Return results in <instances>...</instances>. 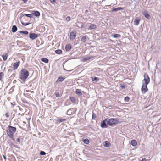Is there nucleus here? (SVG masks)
Returning a JSON list of instances; mask_svg holds the SVG:
<instances>
[{"instance_id":"obj_31","label":"nucleus","mask_w":161,"mask_h":161,"mask_svg":"<svg viewBox=\"0 0 161 161\" xmlns=\"http://www.w3.org/2000/svg\"><path fill=\"white\" fill-rule=\"evenodd\" d=\"M86 41V36H83L81 38V41L83 42H85Z\"/></svg>"},{"instance_id":"obj_49","label":"nucleus","mask_w":161,"mask_h":161,"mask_svg":"<svg viewBox=\"0 0 161 161\" xmlns=\"http://www.w3.org/2000/svg\"><path fill=\"white\" fill-rule=\"evenodd\" d=\"M11 104H12V105H13V104H12V103H11Z\"/></svg>"},{"instance_id":"obj_36","label":"nucleus","mask_w":161,"mask_h":161,"mask_svg":"<svg viewBox=\"0 0 161 161\" xmlns=\"http://www.w3.org/2000/svg\"><path fill=\"white\" fill-rule=\"evenodd\" d=\"M125 101L126 102H128L130 100V98L128 96H126L125 98Z\"/></svg>"},{"instance_id":"obj_24","label":"nucleus","mask_w":161,"mask_h":161,"mask_svg":"<svg viewBox=\"0 0 161 161\" xmlns=\"http://www.w3.org/2000/svg\"><path fill=\"white\" fill-rule=\"evenodd\" d=\"M2 58L4 61H6L8 57V55L7 54L5 53L3 54L2 56Z\"/></svg>"},{"instance_id":"obj_19","label":"nucleus","mask_w":161,"mask_h":161,"mask_svg":"<svg viewBox=\"0 0 161 161\" xmlns=\"http://www.w3.org/2000/svg\"><path fill=\"white\" fill-rule=\"evenodd\" d=\"M111 36L115 38H119L121 37V35L118 34H113Z\"/></svg>"},{"instance_id":"obj_6","label":"nucleus","mask_w":161,"mask_h":161,"mask_svg":"<svg viewBox=\"0 0 161 161\" xmlns=\"http://www.w3.org/2000/svg\"><path fill=\"white\" fill-rule=\"evenodd\" d=\"M107 121V119H106L102 121L100 126L102 128H107L108 127V125L106 124Z\"/></svg>"},{"instance_id":"obj_17","label":"nucleus","mask_w":161,"mask_h":161,"mask_svg":"<svg viewBox=\"0 0 161 161\" xmlns=\"http://www.w3.org/2000/svg\"><path fill=\"white\" fill-rule=\"evenodd\" d=\"M17 30V28L16 25H14L12 26L11 31L12 32L14 33L16 32Z\"/></svg>"},{"instance_id":"obj_33","label":"nucleus","mask_w":161,"mask_h":161,"mask_svg":"<svg viewBox=\"0 0 161 161\" xmlns=\"http://www.w3.org/2000/svg\"><path fill=\"white\" fill-rule=\"evenodd\" d=\"M4 75L3 72H1L0 73V80H2L3 77Z\"/></svg>"},{"instance_id":"obj_29","label":"nucleus","mask_w":161,"mask_h":161,"mask_svg":"<svg viewBox=\"0 0 161 161\" xmlns=\"http://www.w3.org/2000/svg\"><path fill=\"white\" fill-rule=\"evenodd\" d=\"M70 99L71 102L73 103H75L76 102L75 99L73 97H70Z\"/></svg>"},{"instance_id":"obj_18","label":"nucleus","mask_w":161,"mask_h":161,"mask_svg":"<svg viewBox=\"0 0 161 161\" xmlns=\"http://www.w3.org/2000/svg\"><path fill=\"white\" fill-rule=\"evenodd\" d=\"M93 58V57L92 56H90V57H85V58H83L82 60H83V61L86 62V61H87V60H89Z\"/></svg>"},{"instance_id":"obj_14","label":"nucleus","mask_w":161,"mask_h":161,"mask_svg":"<svg viewBox=\"0 0 161 161\" xmlns=\"http://www.w3.org/2000/svg\"><path fill=\"white\" fill-rule=\"evenodd\" d=\"M72 48V47L70 44H67L65 47V49L66 51H69Z\"/></svg>"},{"instance_id":"obj_32","label":"nucleus","mask_w":161,"mask_h":161,"mask_svg":"<svg viewBox=\"0 0 161 161\" xmlns=\"http://www.w3.org/2000/svg\"><path fill=\"white\" fill-rule=\"evenodd\" d=\"M83 141L84 143L86 144H88L89 143V140L88 139H84L83 140Z\"/></svg>"},{"instance_id":"obj_16","label":"nucleus","mask_w":161,"mask_h":161,"mask_svg":"<svg viewBox=\"0 0 161 161\" xmlns=\"http://www.w3.org/2000/svg\"><path fill=\"white\" fill-rule=\"evenodd\" d=\"M97 27L96 25L93 24H92L89 26V29L90 30H92V29H95Z\"/></svg>"},{"instance_id":"obj_9","label":"nucleus","mask_w":161,"mask_h":161,"mask_svg":"<svg viewBox=\"0 0 161 161\" xmlns=\"http://www.w3.org/2000/svg\"><path fill=\"white\" fill-rule=\"evenodd\" d=\"M70 39L71 40H74L76 36V33L74 31H72L70 33Z\"/></svg>"},{"instance_id":"obj_26","label":"nucleus","mask_w":161,"mask_h":161,"mask_svg":"<svg viewBox=\"0 0 161 161\" xmlns=\"http://www.w3.org/2000/svg\"><path fill=\"white\" fill-rule=\"evenodd\" d=\"M41 60L45 63H47L49 62L47 58H42L41 59Z\"/></svg>"},{"instance_id":"obj_34","label":"nucleus","mask_w":161,"mask_h":161,"mask_svg":"<svg viewBox=\"0 0 161 161\" xmlns=\"http://www.w3.org/2000/svg\"><path fill=\"white\" fill-rule=\"evenodd\" d=\"M96 114L95 113H94L93 112H92V119L95 120V118H96Z\"/></svg>"},{"instance_id":"obj_2","label":"nucleus","mask_w":161,"mask_h":161,"mask_svg":"<svg viewBox=\"0 0 161 161\" xmlns=\"http://www.w3.org/2000/svg\"><path fill=\"white\" fill-rule=\"evenodd\" d=\"M28 71L25 69H22L20 73L19 78L22 81H25L29 75Z\"/></svg>"},{"instance_id":"obj_48","label":"nucleus","mask_w":161,"mask_h":161,"mask_svg":"<svg viewBox=\"0 0 161 161\" xmlns=\"http://www.w3.org/2000/svg\"><path fill=\"white\" fill-rule=\"evenodd\" d=\"M88 12V10H85V13L86 14Z\"/></svg>"},{"instance_id":"obj_25","label":"nucleus","mask_w":161,"mask_h":161,"mask_svg":"<svg viewBox=\"0 0 161 161\" xmlns=\"http://www.w3.org/2000/svg\"><path fill=\"white\" fill-rule=\"evenodd\" d=\"M92 80L93 81L97 82L99 80V79L98 78L96 77H94L93 78H92Z\"/></svg>"},{"instance_id":"obj_40","label":"nucleus","mask_w":161,"mask_h":161,"mask_svg":"<svg viewBox=\"0 0 161 161\" xmlns=\"http://www.w3.org/2000/svg\"><path fill=\"white\" fill-rule=\"evenodd\" d=\"M55 95L56 97H58L60 96V94L59 92H56L55 93Z\"/></svg>"},{"instance_id":"obj_37","label":"nucleus","mask_w":161,"mask_h":161,"mask_svg":"<svg viewBox=\"0 0 161 161\" xmlns=\"http://www.w3.org/2000/svg\"><path fill=\"white\" fill-rule=\"evenodd\" d=\"M40 154L41 155H44L46 154V153L43 151H41L40 153Z\"/></svg>"},{"instance_id":"obj_10","label":"nucleus","mask_w":161,"mask_h":161,"mask_svg":"<svg viewBox=\"0 0 161 161\" xmlns=\"http://www.w3.org/2000/svg\"><path fill=\"white\" fill-rule=\"evenodd\" d=\"M140 21V18L139 17H136L134 20V25L136 26L138 25L139 24Z\"/></svg>"},{"instance_id":"obj_11","label":"nucleus","mask_w":161,"mask_h":161,"mask_svg":"<svg viewBox=\"0 0 161 161\" xmlns=\"http://www.w3.org/2000/svg\"><path fill=\"white\" fill-rule=\"evenodd\" d=\"M20 64V61H19L18 62L14 63L13 64V69L14 70H15L17 69L19 65Z\"/></svg>"},{"instance_id":"obj_27","label":"nucleus","mask_w":161,"mask_h":161,"mask_svg":"<svg viewBox=\"0 0 161 161\" xmlns=\"http://www.w3.org/2000/svg\"><path fill=\"white\" fill-rule=\"evenodd\" d=\"M19 33L21 34H23L25 35H27L28 34L29 32L26 31H19Z\"/></svg>"},{"instance_id":"obj_21","label":"nucleus","mask_w":161,"mask_h":161,"mask_svg":"<svg viewBox=\"0 0 161 161\" xmlns=\"http://www.w3.org/2000/svg\"><path fill=\"white\" fill-rule=\"evenodd\" d=\"M131 144L132 146L135 147L137 145V142L135 140H133L131 142Z\"/></svg>"},{"instance_id":"obj_8","label":"nucleus","mask_w":161,"mask_h":161,"mask_svg":"<svg viewBox=\"0 0 161 161\" xmlns=\"http://www.w3.org/2000/svg\"><path fill=\"white\" fill-rule=\"evenodd\" d=\"M142 14L147 19H149L150 18V16L148 14L147 11L144 10L142 12Z\"/></svg>"},{"instance_id":"obj_4","label":"nucleus","mask_w":161,"mask_h":161,"mask_svg":"<svg viewBox=\"0 0 161 161\" xmlns=\"http://www.w3.org/2000/svg\"><path fill=\"white\" fill-rule=\"evenodd\" d=\"M144 79L142 80V84L147 85L150 82V79L148 74L145 73L144 75Z\"/></svg>"},{"instance_id":"obj_45","label":"nucleus","mask_w":161,"mask_h":161,"mask_svg":"<svg viewBox=\"0 0 161 161\" xmlns=\"http://www.w3.org/2000/svg\"><path fill=\"white\" fill-rule=\"evenodd\" d=\"M24 3H25L27 2L28 0H22Z\"/></svg>"},{"instance_id":"obj_15","label":"nucleus","mask_w":161,"mask_h":161,"mask_svg":"<svg viewBox=\"0 0 161 161\" xmlns=\"http://www.w3.org/2000/svg\"><path fill=\"white\" fill-rule=\"evenodd\" d=\"M32 13H33V15H34V16L36 17H39L40 15V14L39 12L37 11H32Z\"/></svg>"},{"instance_id":"obj_43","label":"nucleus","mask_w":161,"mask_h":161,"mask_svg":"<svg viewBox=\"0 0 161 161\" xmlns=\"http://www.w3.org/2000/svg\"><path fill=\"white\" fill-rule=\"evenodd\" d=\"M5 116H6L8 118V117L9 116V115L8 114V113H7L5 114Z\"/></svg>"},{"instance_id":"obj_47","label":"nucleus","mask_w":161,"mask_h":161,"mask_svg":"<svg viewBox=\"0 0 161 161\" xmlns=\"http://www.w3.org/2000/svg\"><path fill=\"white\" fill-rule=\"evenodd\" d=\"M141 161H146V159L145 158V159H142L141 160Z\"/></svg>"},{"instance_id":"obj_23","label":"nucleus","mask_w":161,"mask_h":161,"mask_svg":"<svg viewBox=\"0 0 161 161\" xmlns=\"http://www.w3.org/2000/svg\"><path fill=\"white\" fill-rule=\"evenodd\" d=\"M104 146L105 147H109V143L108 141H105L104 142Z\"/></svg>"},{"instance_id":"obj_22","label":"nucleus","mask_w":161,"mask_h":161,"mask_svg":"<svg viewBox=\"0 0 161 161\" xmlns=\"http://www.w3.org/2000/svg\"><path fill=\"white\" fill-rule=\"evenodd\" d=\"M65 79V78L60 76L58 78L56 82H62Z\"/></svg>"},{"instance_id":"obj_30","label":"nucleus","mask_w":161,"mask_h":161,"mask_svg":"<svg viewBox=\"0 0 161 161\" xmlns=\"http://www.w3.org/2000/svg\"><path fill=\"white\" fill-rule=\"evenodd\" d=\"M25 15L28 17L31 18L33 16V13H32V14H25Z\"/></svg>"},{"instance_id":"obj_20","label":"nucleus","mask_w":161,"mask_h":161,"mask_svg":"<svg viewBox=\"0 0 161 161\" xmlns=\"http://www.w3.org/2000/svg\"><path fill=\"white\" fill-rule=\"evenodd\" d=\"M66 119H61L60 118H58L56 120L57 121L59 122V123L66 121Z\"/></svg>"},{"instance_id":"obj_35","label":"nucleus","mask_w":161,"mask_h":161,"mask_svg":"<svg viewBox=\"0 0 161 161\" xmlns=\"http://www.w3.org/2000/svg\"><path fill=\"white\" fill-rule=\"evenodd\" d=\"M22 24L24 26H27L30 24V23L29 22L28 23H24L22 21H21Z\"/></svg>"},{"instance_id":"obj_46","label":"nucleus","mask_w":161,"mask_h":161,"mask_svg":"<svg viewBox=\"0 0 161 161\" xmlns=\"http://www.w3.org/2000/svg\"><path fill=\"white\" fill-rule=\"evenodd\" d=\"M3 157L4 159H5V160H6V157L4 155H3Z\"/></svg>"},{"instance_id":"obj_13","label":"nucleus","mask_w":161,"mask_h":161,"mask_svg":"<svg viewBox=\"0 0 161 161\" xmlns=\"http://www.w3.org/2000/svg\"><path fill=\"white\" fill-rule=\"evenodd\" d=\"M81 91L79 89H77L76 90L75 93L77 94L79 96H81L82 94L81 92Z\"/></svg>"},{"instance_id":"obj_1","label":"nucleus","mask_w":161,"mask_h":161,"mask_svg":"<svg viewBox=\"0 0 161 161\" xmlns=\"http://www.w3.org/2000/svg\"><path fill=\"white\" fill-rule=\"evenodd\" d=\"M16 130L17 129L15 127L9 125L8 129L7 130V135L13 141L14 140V134L16 132Z\"/></svg>"},{"instance_id":"obj_38","label":"nucleus","mask_w":161,"mask_h":161,"mask_svg":"<svg viewBox=\"0 0 161 161\" xmlns=\"http://www.w3.org/2000/svg\"><path fill=\"white\" fill-rule=\"evenodd\" d=\"M70 17L69 16H68L65 19L68 22L70 20Z\"/></svg>"},{"instance_id":"obj_41","label":"nucleus","mask_w":161,"mask_h":161,"mask_svg":"<svg viewBox=\"0 0 161 161\" xmlns=\"http://www.w3.org/2000/svg\"><path fill=\"white\" fill-rule=\"evenodd\" d=\"M16 141L17 142H18V143H19L20 142V139L19 138H18L17 140H16Z\"/></svg>"},{"instance_id":"obj_42","label":"nucleus","mask_w":161,"mask_h":161,"mask_svg":"<svg viewBox=\"0 0 161 161\" xmlns=\"http://www.w3.org/2000/svg\"><path fill=\"white\" fill-rule=\"evenodd\" d=\"M50 1L52 3H54L56 2V0H50Z\"/></svg>"},{"instance_id":"obj_44","label":"nucleus","mask_w":161,"mask_h":161,"mask_svg":"<svg viewBox=\"0 0 161 161\" xmlns=\"http://www.w3.org/2000/svg\"><path fill=\"white\" fill-rule=\"evenodd\" d=\"M25 14H22L21 15V16H20V18H22L25 15Z\"/></svg>"},{"instance_id":"obj_39","label":"nucleus","mask_w":161,"mask_h":161,"mask_svg":"<svg viewBox=\"0 0 161 161\" xmlns=\"http://www.w3.org/2000/svg\"><path fill=\"white\" fill-rule=\"evenodd\" d=\"M120 87L123 89H125L126 88V86L124 85L121 84L120 85Z\"/></svg>"},{"instance_id":"obj_28","label":"nucleus","mask_w":161,"mask_h":161,"mask_svg":"<svg viewBox=\"0 0 161 161\" xmlns=\"http://www.w3.org/2000/svg\"><path fill=\"white\" fill-rule=\"evenodd\" d=\"M55 52L57 54H60L62 53V51L60 49H57L55 51Z\"/></svg>"},{"instance_id":"obj_7","label":"nucleus","mask_w":161,"mask_h":161,"mask_svg":"<svg viewBox=\"0 0 161 161\" xmlns=\"http://www.w3.org/2000/svg\"><path fill=\"white\" fill-rule=\"evenodd\" d=\"M38 37L37 34L31 32L29 33V37L30 38L33 40L36 39Z\"/></svg>"},{"instance_id":"obj_12","label":"nucleus","mask_w":161,"mask_h":161,"mask_svg":"<svg viewBox=\"0 0 161 161\" xmlns=\"http://www.w3.org/2000/svg\"><path fill=\"white\" fill-rule=\"evenodd\" d=\"M124 10V8H122L121 7H119L117 8H113L111 10V11L112 12H114V11H118L120 10Z\"/></svg>"},{"instance_id":"obj_3","label":"nucleus","mask_w":161,"mask_h":161,"mask_svg":"<svg viewBox=\"0 0 161 161\" xmlns=\"http://www.w3.org/2000/svg\"><path fill=\"white\" fill-rule=\"evenodd\" d=\"M118 122V120L117 119L110 118L107 120V124L110 126H113Z\"/></svg>"},{"instance_id":"obj_5","label":"nucleus","mask_w":161,"mask_h":161,"mask_svg":"<svg viewBox=\"0 0 161 161\" xmlns=\"http://www.w3.org/2000/svg\"><path fill=\"white\" fill-rule=\"evenodd\" d=\"M148 90L147 85L142 84V86L141 88V91L142 94H145Z\"/></svg>"}]
</instances>
